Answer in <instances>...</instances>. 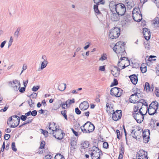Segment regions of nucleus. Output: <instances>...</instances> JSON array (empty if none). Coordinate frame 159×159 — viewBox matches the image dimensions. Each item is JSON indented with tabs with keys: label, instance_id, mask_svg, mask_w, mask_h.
<instances>
[{
	"label": "nucleus",
	"instance_id": "obj_15",
	"mask_svg": "<svg viewBox=\"0 0 159 159\" xmlns=\"http://www.w3.org/2000/svg\"><path fill=\"white\" fill-rule=\"evenodd\" d=\"M120 15L115 13H113L111 15V19L113 21H117L120 19Z\"/></svg>",
	"mask_w": 159,
	"mask_h": 159
},
{
	"label": "nucleus",
	"instance_id": "obj_58",
	"mask_svg": "<svg viewBox=\"0 0 159 159\" xmlns=\"http://www.w3.org/2000/svg\"><path fill=\"white\" fill-rule=\"evenodd\" d=\"M27 118V117L25 115H21L20 116V118L22 120L25 121L26 120Z\"/></svg>",
	"mask_w": 159,
	"mask_h": 159
},
{
	"label": "nucleus",
	"instance_id": "obj_4",
	"mask_svg": "<svg viewBox=\"0 0 159 159\" xmlns=\"http://www.w3.org/2000/svg\"><path fill=\"white\" fill-rule=\"evenodd\" d=\"M123 90L120 88L117 87H114L111 89L110 94L112 96L119 97L121 96Z\"/></svg>",
	"mask_w": 159,
	"mask_h": 159
},
{
	"label": "nucleus",
	"instance_id": "obj_29",
	"mask_svg": "<svg viewBox=\"0 0 159 159\" xmlns=\"http://www.w3.org/2000/svg\"><path fill=\"white\" fill-rule=\"evenodd\" d=\"M136 132L135 131L134 129H132L131 131V134H134V136H133V137L136 139L139 138V137L140 136L141 134H135Z\"/></svg>",
	"mask_w": 159,
	"mask_h": 159
},
{
	"label": "nucleus",
	"instance_id": "obj_36",
	"mask_svg": "<svg viewBox=\"0 0 159 159\" xmlns=\"http://www.w3.org/2000/svg\"><path fill=\"white\" fill-rule=\"evenodd\" d=\"M98 4L95 5L94 6V9L95 12L98 14H100V12L98 9Z\"/></svg>",
	"mask_w": 159,
	"mask_h": 159
},
{
	"label": "nucleus",
	"instance_id": "obj_34",
	"mask_svg": "<svg viewBox=\"0 0 159 159\" xmlns=\"http://www.w3.org/2000/svg\"><path fill=\"white\" fill-rule=\"evenodd\" d=\"M66 103L67 104L69 107H70V105L72 104L75 102V99L74 98H72V99L68 100L66 101Z\"/></svg>",
	"mask_w": 159,
	"mask_h": 159
},
{
	"label": "nucleus",
	"instance_id": "obj_55",
	"mask_svg": "<svg viewBox=\"0 0 159 159\" xmlns=\"http://www.w3.org/2000/svg\"><path fill=\"white\" fill-rule=\"evenodd\" d=\"M98 2L95 3L98 5L99 4H104L105 3V1L104 0H99Z\"/></svg>",
	"mask_w": 159,
	"mask_h": 159
},
{
	"label": "nucleus",
	"instance_id": "obj_13",
	"mask_svg": "<svg viewBox=\"0 0 159 159\" xmlns=\"http://www.w3.org/2000/svg\"><path fill=\"white\" fill-rule=\"evenodd\" d=\"M127 19L125 20H123L122 21V25L123 26L126 27V26L129 25L130 21L131 20V17L130 15H127Z\"/></svg>",
	"mask_w": 159,
	"mask_h": 159
},
{
	"label": "nucleus",
	"instance_id": "obj_30",
	"mask_svg": "<svg viewBox=\"0 0 159 159\" xmlns=\"http://www.w3.org/2000/svg\"><path fill=\"white\" fill-rule=\"evenodd\" d=\"M144 89H146V91L149 92L150 91V86L149 83L146 82L145 85H144Z\"/></svg>",
	"mask_w": 159,
	"mask_h": 159
},
{
	"label": "nucleus",
	"instance_id": "obj_37",
	"mask_svg": "<svg viewBox=\"0 0 159 159\" xmlns=\"http://www.w3.org/2000/svg\"><path fill=\"white\" fill-rule=\"evenodd\" d=\"M61 107L63 109H66L68 107H69L67 104L66 102H63L61 103Z\"/></svg>",
	"mask_w": 159,
	"mask_h": 159
},
{
	"label": "nucleus",
	"instance_id": "obj_46",
	"mask_svg": "<svg viewBox=\"0 0 159 159\" xmlns=\"http://www.w3.org/2000/svg\"><path fill=\"white\" fill-rule=\"evenodd\" d=\"M45 144V142L43 141H42L40 144V147L39 148L42 149L44 148V146Z\"/></svg>",
	"mask_w": 159,
	"mask_h": 159
},
{
	"label": "nucleus",
	"instance_id": "obj_14",
	"mask_svg": "<svg viewBox=\"0 0 159 159\" xmlns=\"http://www.w3.org/2000/svg\"><path fill=\"white\" fill-rule=\"evenodd\" d=\"M91 122L90 121H87L85 123L83 126L80 127L81 131L84 133H87V130L89 126V124H91Z\"/></svg>",
	"mask_w": 159,
	"mask_h": 159
},
{
	"label": "nucleus",
	"instance_id": "obj_25",
	"mask_svg": "<svg viewBox=\"0 0 159 159\" xmlns=\"http://www.w3.org/2000/svg\"><path fill=\"white\" fill-rule=\"evenodd\" d=\"M51 123H49V126L48 127L47 129L49 131V133L53 134H54L55 130L54 129V128H52V127L51 126Z\"/></svg>",
	"mask_w": 159,
	"mask_h": 159
},
{
	"label": "nucleus",
	"instance_id": "obj_16",
	"mask_svg": "<svg viewBox=\"0 0 159 159\" xmlns=\"http://www.w3.org/2000/svg\"><path fill=\"white\" fill-rule=\"evenodd\" d=\"M120 71L119 68L116 66H114V68L111 70V74L115 77L118 75Z\"/></svg>",
	"mask_w": 159,
	"mask_h": 159
},
{
	"label": "nucleus",
	"instance_id": "obj_5",
	"mask_svg": "<svg viewBox=\"0 0 159 159\" xmlns=\"http://www.w3.org/2000/svg\"><path fill=\"white\" fill-rule=\"evenodd\" d=\"M136 96L135 95V94H132L130 96V98L129 99V101L131 103H135L137 102L140 103H141L142 105H145L146 106H147L148 104L146 102H145L144 103L142 102V101L143 102L145 101L144 100L142 99L141 100H139L137 98H136Z\"/></svg>",
	"mask_w": 159,
	"mask_h": 159
},
{
	"label": "nucleus",
	"instance_id": "obj_43",
	"mask_svg": "<svg viewBox=\"0 0 159 159\" xmlns=\"http://www.w3.org/2000/svg\"><path fill=\"white\" fill-rule=\"evenodd\" d=\"M124 150H121L120 152L118 159H122L123 158V155L124 153Z\"/></svg>",
	"mask_w": 159,
	"mask_h": 159
},
{
	"label": "nucleus",
	"instance_id": "obj_19",
	"mask_svg": "<svg viewBox=\"0 0 159 159\" xmlns=\"http://www.w3.org/2000/svg\"><path fill=\"white\" fill-rule=\"evenodd\" d=\"M113 109L112 105L111 104L107 103L106 105V110L108 114H111V112L113 111L112 109Z\"/></svg>",
	"mask_w": 159,
	"mask_h": 159
},
{
	"label": "nucleus",
	"instance_id": "obj_62",
	"mask_svg": "<svg viewBox=\"0 0 159 159\" xmlns=\"http://www.w3.org/2000/svg\"><path fill=\"white\" fill-rule=\"evenodd\" d=\"M10 137V134H6L4 135V139L6 140H7Z\"/></svg>",
	"mask_w": 159,
	"mask_h": 159
},
{
	"label": "nucleus",
	"instance_id": "obj_33",
	"mask_svg": "<svg viewBox=\"0 0 159 159\" xmlns=\"http://www.w3.org/2000/svg\"><path fill=\"white\" fill-rule=\"evenodd\" d=\"M28 102V103L29 104V106H30L31 107L34 108V102L31 99H30L29 100H28L27 101Z\"/></svg>",
	"mask_w": 159,
	"mask_h": 159
},
{
	"label": "nucleus",
	"instance_id": "obj_1",
	"mask_svg": "<svg viewBox=\"0 0 159 159\" xmlns=\"http://www.w3.org/2000/svg\"><path fill=\"white\" fill-rule=\"evenodd\" d=\"M113 50L117 54L120 53L121 55L125 52L124 43L120 41L116 43L113 48Z\"/></svg>",
	"mask_w": 159,
	"mask_h": 159
},
{
	"label": "nucleus",
	"instance_id": "obj_17",
	"mask_svg": "<svg viewBox=\"0 0 159 159\" xmlns=\"http://www.w3.org/2000/svg\"><path fill=\"white\" fill-rule=\"evenodd\" d=\"M146 107H147V111H148L150 115H153L156 113H157V109L152 107H149V106L148 109V106Z\"/></svg>",
	"mask_w": 159,
	"mask_h": 159
},
{
	"label": "nucleus",
	"instance_id": "obj_3",
	"mask_svg": "<svg viewBox=\"0 0 159 159\" xmlns=\"http://www.w3.org/2000/svg\"><path fill=\"white\" fill-rule=\"evenodd\" d=\"M120 34V29L118 27H115L110 31L109 37L111 39H116L118 38Z\"/></svg>",
	"mask_w": 159,
	"mask_h": 159
},
{
	"label": "nucleus",
	"instance_id": "obj_61",
	"mask_svg": "<svg viewBox=\"0 0 159 159\" xmlns=\"http://www.w3.org/2000/svg\"><path fill=\"white\" fill-rule=\"evenodd\" d=\"M25 90V87H24L21 88L19 90V92L21 93H23Z\"/></svg>",
	"mask_w": 159,
	"mask_h": 159
},
{
	"label": "nucleus",
	"instance_id": "obj_49",
	"mask_svg": "<svg viewBox=\"0 0 159 159\" xmlns=\"http://www.w3.org/2000/svg\"><path fill=\"white\" fill-rule=\"evenodd\" d=\"M139 105H138L137 106H135L134 108V111L133 113H137L138 112V110H139V107L138 106Z\"/></svg>",
	"mask_w": 159,
	"mask_h": 159
},
{
	"label": "nucleus",
	"instance_id": "obj_59",
	"mask_svg": "<svg viewBox=\"0 0 159 159\" xmlns=\"http://www.w3.org/2000/svg\"><path fill=\"white\" fill-rule=\"evenodd\" d=\"M13 42V39L12 37L11 36L10 38V40L8 42V47L11 45L12 42Z\"/></svg>",
	"mask_w": 159,
	"mask_h": 159
},
{
	"label": "nucleus",
	"instance_id": "obj_53",
	"mask_svg": "<svg viewBox=\"0 0 159 159\" xmlns=\"http://www.w3.org/2000/svg\"><path fill=\"white\" fill-rule=\"evenodd\" d=\"M75 113L77 115H80L81 113V111L79 110L78 107L75 108Z\"/></svg>",
	"mask_w": 159,
	"mask_h": 159
},
{
	"label": "nucleus",
	"instance_id": "obj_7",
	"mask_svg": "<svg viewBox=\"0 0 159 159\" xmlns=\"http://www.w3.org/2000/svg\"><path fill=\"white\" fill-rule=\"evenodd\" d=\"M54 132L55 135L54 136L56 138L59 140H61L63 138L64 133H63L61 129L56 128V130Z\"/></svg>",
	"mask_w": 159,
	"mask_h": 159
},
{
	"label": "nucleus",
	"instance_id": "obj_63",
	"mask_svg": "<svg viewBox=\"0 0 159 159\" xmlns=\"http://www.w3.org/2000/svg\"><path fill=\"white\" fill-rule=\"evenodd\" d=\"M8 107H9L8 106L6 105L5 107L3 109H2L1 110H0V111H3L4 112L6 111H7V110L8 109Z\"/></svg>",
	"mask_w": 159,
	"mask_h": 159
},
{
	"label": "nucleus",
	"instance_id": "obj_24",
	"mask_svg": "<svg viewBox=\"0 0 159 159\" xmlns=\"http://www.w3.org/2000/svg\"><path fill=\"white\" fill-rule=\"evenodd\" d=\"M136 16H137L135 18H134V17H133V19L135 21L137 22H139L142 19V14L140 13H138V14L136 15Z\"/></svg>",
	"mask_w": 159,
	"mask_h": 159
},
{
	"label": "nucleus",
	"instance_id": "obj_11",
	"mask_svg": "<svg viewBox=\"0 0 159 159\" xmlns=\"http://www.w3.org/2000/svg\"><path fill=\"white\" fill-rule=\"evenodd\" d=\"M143 34L144 37L146 40H148L150 38L151 34L149 30L146 28H144Z\"/></svg>",
	"mask_w": 159,
	"mask_h": 159
},
{
	"label": "nucleus",
	"instance_id": "obj_20",
	"mask_svg": "<svg viewBox=\"0 0 159 159\" xmlns=\"http://www.w3.org/2000/svg\"><path fill=\"white\" fill-rule=\"evenodd\" d=\"M81 147L82 149H85L89 146V144L88 141H82L81 144Z\"/></svg>",
	"mask_w": 159,
	"mask_h": 159
},
{
	"label": "nucleus",
	"instance_id": "obj_60",
	"mask_svg": "<svg viewBox=\"0 0 159 159\" xmlns=\"http://www.w3.org/2000/svg\"><path fill=\"white\" fill-rule=\"evenodd\" d=\"M99 70L102 71H104L105 70V66H99Z\"/></svg>",
	"mask_w": 159,
	"mask_h": 159
},
{
	"label": "nucleus",
	"instance_id": "obj_2",
	"mask_svg": "<svg viewBox=\"0 0 159 159\" xmlns=\"http://www.w3.org/2000/svg\"><path fill=\"white\" fill-rule=\"evenodd\" d=\"M117 14L122 16L124 15L126 11V8L124 4L120 3L116 4L115 9Z\"/></svg>",
	"mask_w": 159,
	"mask_h": 159
},
{
	"label": "nucleus",
	"instance_id": "obj_23",
	"mask_svg": "<svg viewBox=\"0 0 159 159\" xmlns=\"http://www.w3.org/2000/svg\"><path fill=\"white\" fill-rule=\"evenodd\" d=\"M95 126L94 125L91 123V124H89V126L87 130V133H90L92 132L94 129Z\"/></svg>",
	"mask_w": 159,
	"mask_h": 159
},
{
	"label": "nucleus",
	"instance_id": "obj_50",
	"mask_svg": "<svg viewBox=\"0 0 159 159\" xmlns=\"http://www.w3.org/2000/svg\"><path fill=\"white\" fill-rule=\"evenodd\" d=\"M118 84V81L116 79H114L113 82L111 84V86H115L116 85Z\"/></svg>",
	"mask_w": 159,
	"mask_h": 159
},
{
	"label": "nucleus",
	"instance_id": "obj_35",
	"mask_svg": "<svg viewBox=\"0 0 159 159\" xmlns=\"http://www.w3.org/2000/svg\"><path fill=\"white\" fill-rule=\"evenodd\" d=\"M116 4L115 2H114L112 1L109 4V6L110 9H112V8H114L115 9V6Z\"/></svg>",
	"mask_w": 159,
	"mask_h": 159
},
{
	"label": "nucleus",
	"instance_id": "obj_56",
	"mask_svg": "<svg viewBox=\"0 0 159 159\" xmlns=\"http://www.w3.org/2000/svg\"><path fill=\"white\" fill-rule=\"evenodd\" d=\"M103 147L105 148H107L108 146V144L107 142H104L103 144Z\"/></svg>",
	"mask_w": 159,
	"mask_h": 159
},
{
	"label": "nucleus",
	"instance_id": "obj_8",
	"mask_svg": "<svg viewBox=\"0 0 159 159\" xmlns=\"http://www.w3.org/2000/svg\"><path fill=\"white\" fill-rule=\"evenodd\" d=\"M9 84H11V87L15 91H17L20 88V82L17 80H14L13 82L10 81Z\"/></svg>",
	"mask_w": 159,
	"mask_h": 159
},
{
	"label": "nucleus",
	"instance_id": "obj_38",
	"mask_svg": "<svg viewBox=\"0 0 159 159\" xmlns=\"http://www.w3.org/2000/svg\"><path fill=\"white\" fill-rule=\"evenodd\" d=\"M107 57L106 54H103L101 55V57L99 59V61H103L107 59Z\"/></svg>",
	"mask_w": 159,
	"mask_h": 159
},
{
	"label": "nucleus",
	"instance_id": "obj_18",
	"mask_svg": "<svg viewBox=\"0 0 159 159\" xmlns=\"http://www.w3.org/2000/svg\"><path fill=\"white\" fill-rule=\"evenodd\" d=\"M131 82L134 84H136L138 82L137 76L135 75H132L129 76Z\"/></svg>",
	"mask_w": 159,
	"mask_h": 159
},
{
	"label": "nucleus",
	"instance_id": "obj_12",
	"mask_svg": "<svg viewBox=\"0 0 159 159\" xmlns=\"http://www.w3.org/2000/svg\"><path fill=\"white\" fill-rule=\"evenodd\" d=\"M89 107V103L87 101H84L81 102L79 105V108L82 111L86 110Z\"/></svg>",
	"mask_w": 159,
	"mask_h": 159
},
{
	"label": "nucleus",
	"instance_id": "obj_28",
	"mask_svg": "<svg viewBox=\"0 0 159 159\" xmlns=\"http://www.w3.org/2000/svg\"><path fill=\"white\" fill-rule=\"evenodd\" d=\"M66 88V84H61L59 85L58 89L59 90L62 91L64 90Z\"/></svg>",
	"mask_w": 159,
	"mask_h": 159
},
{
	"label": "nucleus",
	"instance_id": "obj_10",
	"mask_svg": "<svg viewBox=\"0 0 159 159\" xmlns=\"http://www.w3.org/2000/svg\"><path fill=\"white\" fill-rule=\"evenodd\" d=\"M13 119L12 124L10 126V128H15L18 126L20 122V117L17 116H13Z\"/></svg>",
	"mask_w": 159,
	"mask_h": 159
},
{
	"label": "nucleus",
	"instance_id": "obj_45",
	"mask_svg": "<svg viewBox=\"0 0 159 159\" xmlns=\"http://www.w3.org/2000/svg\"><path fill=\"white\" fill-rule=\"evenodd\" d=\"M40 88V86H34L32 89V90L34 92H36Z\"/></svg>",
	"mask_w": 159,
	"mask_h": 159
},
{
	"label": "nucleus",
	"instance_id": "obj_40",
	"mask_svg": "<svg viewBox=\"0 0 159 159\" xmlns=\"http://www.w3.org/2000/svg\"><path fill=\"white\" fill-rule=\"evenodd\" d=\"M66 112H67L66 110H64L63 111H61V115H62L64 116V118L66 120H67V116L66 115Z\"/></svg>",
	"mask_w": 159,
	"mask_h": 159
},
{
	"label": "nucleus",
	"instance_id": "obj_22",
	"mask_svg": "<svg viewBox=\"0 0 159 159\" xmlns=\"http://www.w3.org/2000/svg\"><path fill=\"white\" fill-rule=\"evenodd\" d=\"M158 106V103L156 101L152 102L149 105V107H152L155 109H157Z\"/></svg>",
	"mask_w": 159,
	"mask_h": 159
},
{
	"label": "nucleus",
	"instance_id": "obj_27",
	"mask_svg": "<svg viewBox=\"0 0 159 159\" xmlns=\"http://www.w3.org/2000/svg\"><path fill=\"white\" fill-rule=\"evenodd\" d=\"M140 12V11L137 9L134 8L133 9L132 11V17H134V18L136 17L137 16L136 15L138 14V13H139V12Z\"/></svg>",
	"mask_w": 159,
	"mask_h": 159
},
{
	"label": "nucleus",
	"instance_id": "obj_31",
	"mask_svg": "<svg viewBox=\"0 0 159 159\" xmlns=\"http://www.w3.org/2000/svg\"><path fill=\"white\" fill-rule=\"evenodd\" d=\"M134 94L136 96V98H137L139 100H141V99L142 98V96H143L142 93L136 92Z\"/></svg>",
	"mask_w": 159,
	"mask_h": 159
},
{
	"label": "nucleus",
	"instance_id": "obj_54",
	"mask_svg": "<svg viewBox=\"0 0 159 159\" xmlns=\"http://www.w3.org/2000/svg\"><path fill=\"white\" fill-rule=\"evenodd\" d=\"M144 142L145 143H148L149 140V136L145 138L143 137Z\"/></svg>",
	"mask_w": 159,
	"mask_h": 159
},
{
	"label": "nucleus",
	"instance_id": "obj_44",
	"mask_svg": "<svg viewBox=\"0 0 159 159\" xmlns=\"http://www.w3.org/2000/svg\"><path fill=\"white\" fill-rule=\"evenodd\" d=\"M32 119L29 120L27 121H26L25 122H24L22 124L20 125L19 126V127L20 128L24 125H25L29 124V123H31L32 122Z\"/></svg>",
	"mask_w": 159,
	"mask_h": 159
},
{
	"label": "nucleus",
	"instance_id": "obj_52",
	"mask_svg": "<svg viewBox=\"0 0 159 159\" xmlns=\"http://www.w3.org/2000/svg\"><path fill=\"white\" fill-rule=\"evenodd\" d=\"M155 93L157 97H159V90L157 88H156Z\"/></svg>",
	"mask_w": 159,
	"mask_h": 159
},
{
	"label": "nucleus",
	"instance_id": "obj_6",
	"mask_svg": "<svg viewBox=\"0 0 159 159\" xmlns=\"http://www.w3.org/2000/svg\"><path fill=\"white\" fill-rule=\"evenodd\" d=\"M112 118L113 120L116 121L120 119L122 116V111L121 110H116L115 111L113 110Z\"/></svg>",
	"mask_w": 159,
	"mask_h": 159
},
{
	"label": "nucleus",
	"instance_id": "obj_39",
	"mask_svg": "<svg viewBox=\"0 0 159 159\" xmlns=\"http://www.w3.org/2000/svg\"><path fill=\"white\" fill-rule=\"evenodd\" d=\"M55 159H64V158L61 154H58L55 156Z\"/></svg>",
	"mask_w": 159,
	"mask_h": 159
},
{
	"label": "nucleus",
	"instance_id": "obj_48",
	"mask_svg": "<svg viewBox=\"0 0 159 159\" xmlns=\"http://www.w3.org/2000/svg\"><path fill=\"white\" fill-rule=\"evenodd\" d=\"M141 72L143 73H144L146 72L147 71L146 67L145 66L144 67H143L142 66H141Z\"/></svg>",
	"mask_w": 159,
	"mask_h": 159
},
{
	"label": "nucleus",
	"instance_id": "obj_9",
	"mask_svg": "<svg viewBox=\"0 0 159 159\" xmlns=\"http://www.w3.org/2000/svg\"><path fill=\"white\" fill-rule=\"evenodd\" d=\"M143 115L144 114L141 115L139 112L133 113V117L138 123H140L143 121L144 119Z\"/></svg>",
	"mask_w": 159,
	"mask_h": 159
},
{
	"label": "nucleus",
	"instance_id": "obj_42",
	"mask_svg": "<svg viewBox=\"0 0 159 159\" xmlns=\"http://www.w3.org/2000/svg\"><path fill=\"white\" fill-rule=\"evenodd\" d=\"M155 57H156L155 56L151 55L148 58L147 60L150 62L155 61L156 60L154 58Z\"/></svg>",
	"mask_w": 159,
	"mask_h": 159
},
{
	"label": "nucleus",
	"instance_id": "obj_47",
	"mask_svg": "<svg viewBox=\"0 0 159 159\" xmlns=\"http://www.w3.org/2000/svg\"><path fill=\"white\" fill-rule=\"evenodd\" d=\"M100 156L99 154H96L94 156H93L92 159H100Z\"/></svg>",
	"mask_w": 159,
	"mask_h": 159
},
{
	"label": "nucleus",
	"instance_id": "obj_21",
	"mask_svg": "<svg viewBox=\"0 0 159 159\" xmlns=\"http://www.w3.org/2000/svg\"><path fill=\"white\" fill-rule=\"evenodd\" d=\"M70 140V144L71 146L74 149H75L77 144V140L75 138H72Z\"/></svg>",
	"mask_w": 159,
	"mask_h": 159
},
{
	"label": "nucleus",
	"instance_id": "obj_57",
	"mask_svg": "<svg viewBox=\"0 0 159 159\" xmlns=\"http://www.w3.org/2000/svg\"><path fill=\"white\" fill-rule=\"evenodd\" d=\"M37 114V111L36 110H34L31 111V114L34 116H35Z\"/></svg>",
	"mask_w": 159,
	"mask_h": 159
},
{
	"label": "nucleus",
	"instance_id": "obj_41",
	"mask_svg": "<svg viewBox=\"0 0 159 159\" xmlns=\"http://www.w3.org/2000/svg\"><path fill=\"white\" fill-rule=\"evenodd\" d=\"M153 24L154 25L157 24V26H158V25H159V18L158 17H156L154 19Z\"/></svg>",
	"mask_w": 159,
	"mask_h": 159
},
{
	"label": "nucleus",
	"instance_id": "obj_51",
	"mask_svg": "<svg viewBox=\"0 0 159 159\" xmlns=\"http://www.w3.org/2000/svg\"><path fill=\"white\" fill-rule=\"evenodd\" d=\"M37 96V93H32L30 96H29V97H32L33 98H36Z\"/></svg>",
	"mask_w": 159,
	"mask_h": 159
},
{
	"label": "nucleus",
	"instance_id": "obj_32",
	"mask_svg": "<svg viewBox=\"0 0 159 159\" xmlns=\"http://www.w3.org/2000/svg\"><path fill=\"white\" fill-rule=\"evenodd\" d=\"M48 63V61H43L41 63V69L42 70L44 68L47 66Z\"/></svg>",
	"mask_w": 159,
	"mask_h": 159
},
{
	"label": "nucleus",
	"instance_id": "obj_26",
	"mask_svg": "<svg viewBox=\"0 0 159 159\" xmlns=\"http://www.w3.org/2000/svg\"><path fill=\"white\" fill-rule=\"evenodd\" d=\"M150 134V130L148 129L145 130L143 132L142 136L143 137L145 138L149 136Z\"/></svg>",
	"mask_w": 159,
	"mask_h": 159
},
{
	"label": "nucleus",
	"instance_id": "obj_64",
	"mask_svg": "<svg viewBox=\"0 0 159 159\" xmlns=\"http://www.w3.org/2000/svg\"><path fill=\"white\" fill-rule=\"evenodd\" d=\"M52 156L50 155H48L45 157V159H51Z\"/></svg>",
	"mask_w": 159,
	"mask_h": 159
}]
</instances>
